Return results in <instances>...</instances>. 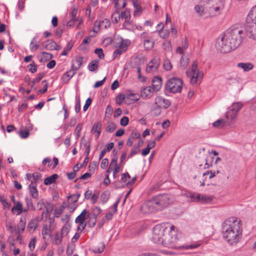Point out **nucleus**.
I'll return each mask as SVG.
<instances>
[{
    "mask_svg": "<svg viewBox=\"0 0 256 256\" xmlns=\"http://www.w3.org/2000/svg\"><path fill=\"white\" fill-rule=\"evenodd\" d=\"M241 221L230 217L222 223V234L224 240L230 244H237L242 237Z\"/></svg>",
    "mask_w": 256,
    "mask_h": 256,
    "instance_id": "obj_2",
    "label": "nucleus"
},
{
    "mask_svg": "<svg viewBox=\"0 0 256 256\" xmlns=\"http://www.w3.org/2000/svg\"><path fill=\"white\" fill-rule=\"evenodd\" d=\"M46 212H43L42 214V218L44 216L46 218H47L49 214L50 213H51L54 209V206L52 204H50V203H47L46 205Z\"/></svg>",
    "mask_w": 256,
    "mask_h": 256,
    "instance_id": "obj_30",
    "label": "nucleus"
},
{
    "mask_svg": "<svg viewBox=\"0 0 256 256\" xmlns=\"http://www.w3.org/2000/svg\"><path fill=\"white\" fill-rule=\"evenodd\" d=\"M248 16L250 22H254L256 24V6L250 10Z\"/></svg>",
    "mask_w": 256,
    "mask_h": 256,
    "instance_id": "obj_25",
    "label": "nucleus"
},
{
    "mask_svg": "<svg viewBox=\"0 0 256 256\" xmlns=\"http://www.w3.org/2000/svg\"><path fill=\"white\" fill-rule=\"evenodd\" d=\"M60 46L57 45L56 42L52 40H48V50H60Z\"/></svg>",
    "mask_w": 256,
    "mask_h": 256,
    "instance_id": "obj_28",
    "label": "nucleus"
},
{
    "mask_svg": "<svg viewBox=\"0 0 256 256\" xmlns=\"http://www.w3.org/2000/svg\"><path fill=\"white\" fill-rule=\"evenodd\" d=\"M190 62V58L188 56L182 55L180 60V66L182 69H184L188 65Z\"/></svg>",
    "mask_w": 256,
    "mask_h": 256,
    "instance_id": "obj_22",
    "label": "nucleus"
},
{
    "mask_svg": "<svg viewBox=\"0 0 256 256\" xmlns=\"http://www.w3.org/2000/svg\"><path fill=\"white\" fill-rule=\"evenodd\" d=\"M32 178L34 180V182H36L39 180H41V178H42V174L38 172H34L32 174Z\"/></svg>",
    "mask_w": 256,
    "mask_h": 256,
    "instance_id": "obj_54",
    "label": "nucleus"
},
{
    "mask_svg": "<svg viewBox=\"0 0 256 256\" xmlns=\"http://www.w3.org/2000/svg\"><path fill=\"white\" fill-rule=\"evenodd\" d=\"M168 231L167 228L164 224H160L153 228L151 240L158 245H162L165 233Z\"/></svg>",
    "mask_w": 256,
    "mask_h": 256,
    "instance_id": "obj_7",
    "label": "nucleus"
},
{
    "mask_svg": "<svg viewBox=\"0 0 256 256\" xmlns=\"http://www.w3.org/2000/svg\"><path fill=\"white\" fill-rule=\"evenodd\" d=\"M29 190L32 198H38V192L36 188V182H31L30 184L29 185Z\"/></svg>",
    "mask_w": 256,
    "mask_h": 256,
    "instance_id": "obj_14",
    "label": "nucleus"
},
{
    "mask_svg": "<svg viewBox=\"0 0 256 256\" xmlns=\"http://www.w3.org/2000/svg\"><path fill=\"white\" fill-rule=\"evenodd\" d=\"M19 134L20 137L23 138H27L30 135V132L28 130H22Z\"/></svg>",
    "mask_w": 256,
    "mask_h": 256,
    "instance_id": "obj_59",
    "label": "nucleus"
},
{
    "mask_svg": "<svg viewBox=\"0 0 256 256\" xmlns=\"http://www.w3.org/2000/svg\"><path fill=\"white\" fill-rule=\"evenodd\" d=\"M224 0H201L199 5L195 6L194 10L200 16L207 13L211 16H216L224 9Z\"/></svg>",
    "mask_w": 256,
    "mask_h": 256,
    "instance_id": "obj_4",
    "label": "nucleus"
},
{
    "mask_svg": "<svg viewBox=\"0 0 256 256\" xmlns=\"http://www.w3.org/2000/svg\"><path fill=\"white\" fill-rule=\"evenodd\" d=\"M116 124L112 122L108 123V126L106 127V131L109 132H113L116 128Z\"/></svg>",
    "mask_w": 256,
    "mask_h": 256,
    "instance_id": "obj_39",
    "label": "nucleus"
},
{
    "mask_svg": "<svg viewBox=\"0 0 256 256\" xmlns=\"http://www.w3.org/2000/svg\"><path fill=\"white\" fill-rule=\"evenodd\" d=\"M96 218L90 216L89 220H88L87 223L89 227L93 228L96 222Z\"/></svg>",
    "mask_w": 256,
    "mask_h": 256,
    "instance_id": "obj_43",
    "label": "nucleus"
},
{
    "mask_svg": "<svg viewBox=\"0 0 256 256\" xmlns=\"http://www.w3.org/2000/svg\"><path fill=\"white\" fill-rule=\"evenodd\" d=\"M150 62L153 66L154 69L157 70L160 64L159 59L156 58H153Z\"/></svg>",
    "mask_w": 256,
    "mask_h": 256,
    "instance_id": "obj_46",
    "label": "nucleus"
},
{
    "mask_svg": "<svg viewBox=\"0 0 256 256\" xmlns=\"http://www.w3.org/2000/svg\"><path fill=\"white\" fill-rule=\"evenodd\" d=\"M127 178H130V176L128 172L124 173L122 174L121 182L125 183L126 182Z\"/></svg>",
    "mask_w": 256,
    "mask_h": 256,
    "instance_id": "obj_61",
    "label": "nucleus"
},
{
    "mask_svg": "<svg viewBox=\"0 0 256 256\" xmlns=\"http://www.w3.org/2000/svg\"><path fill=\"white\" fill-rule=\"evenodd\" d=\"M105 248V244L104 242H100L98 245L96 246L92 250L93 252L96 254L102 253Z\"/></svg>",
    "mask_w": 256,
    "mask_h": 256,
    "instance_id": "obj_31",
    "label": "nucleus"
},
{
    "mask_svg": "<svg viewBox=\"0 0 256 256\" xmlns=\"http://www.w3.org/2000/svg\"><path fill=\"white\" fill-rule=\"evenodd\" d=\"M117 98L118 99V100H117L116 103L118 105H120L122 104V102L126 98V97L124 94H120L117 96Z\"/></svg>",
    "mask_w": 256,
    "mask_h": 256,
    "instance_id": "obj_60",
    "label": "nucleus"
},
{
    "mask_svg": "<svg viewBox=\"0 0 256 256\" xmlns=\"http://www.w3.org/2000/svg\"><path fill=\"white\" fill-rule=\"evenodd\" d=\"M25 202L26 204L28 210H34L36 208L33 204L32 200L26 197L25 198Z\"/></svg>",
    "mask_w": 256,
    "mask_h": 256,
    "instance_id": "obj_36",
    "label": "nucleus"
},
{
    "mask_svg": "<svg viewBox=\"0 0 256 256\" xmlns=\"http://www.w3.org/2000/svg\"><path fill=\"white\" fill-rule=\"evenodd\" d=\"M155 42L151 38L145 39L144 40V46L146 50H150L152 49L154 44Z\"/></svg>",
    "mask_w": 256,
    "mask_h": 256,
    "instance_id": "obj_17",
    "label": "nucleus"
},
{
    "mask_svg": "<svg viewBox=\"0 0 256 256\" xmlns=\"http://www.w3.org/2000/svg\"><path fill=\"white\" fill-rule=\"evenodd\" d=\"M108 164V160L107 158H104L102 160L100 164V167L102 168H105Z\"/></svg>",
    "mask_w": 256,
    "mask_h": 256,
    "instance_id": "obj_62",
    "label": "nucleus"
},
{
    "mask_svg": "<svg viewBox=\"0 0 256 256\" xmlns=\"http://www.w3.org/2000/svg\"><path fill=\"white\" fill-rule=\"evenodd\" d=\"M129 122V118L127 116H124L120 120L121 126H125L128 124Z\"/></svg>",
    "mask_w": 256,
    "mask_h": 256,
    "instance_id": "obj_55",
    "label": "nucleus"
},
{
    "mask_svg": "<svg viewBox=\"0 0 256 256\" xmlns=\"http://www.w3.org/2000/svg\"><path fill=\"white\" fill-rule=\"evenodd\" d=\"M58 178V176L57 174H54L46 178L44 180V183L46 186L51 184L55 182Z\"/></svg>",
    "mask_w": 256,
    "mask_h": 256,
    "instance_id": "obj_19",
    "label": "nucleus"
},
{
    "mask_svg": "<svg viewBox=\"0 0 256 256\" xmlns=\"http://www.w3.org/2000/svg\"><path fill=\"white\" fill-rule=\"evenodd\" d=\"M140 137V134L137 131H134L132 132L130 138L132 139L139 138Z\"/></svg>",
    "mask_w": 256,
    "mask_h": 256,
    "instance_id": "obj_64",
    "label": "nucleus"
},
{
    "mask_svg": "<svg viewBox=\"0 0 256 256\" xmlns=\"http://www.w3.org/2000/svg\"><path fill=\"white\" fill-rule=\"evenodd\" d=\"M98 60L92 61L88 65V69L90 72H94L98 68Z\"/></svg>",
    "mask_w": 256,
    "mask_h": 256,
    "instance_id": "obj_33",
    "label": "nucleus"
},
{
    "mask_svg": "<svg viewBox=\"0 0 256 256\" xmlns=\"http://www.w3.org/2000/svg\"><path fill=\"white\" fill-rule=\"evenodd\" d=\"M16 204L12 207V208L11 210V211L12 213H14V210H18V214H20L21 213H22V203L20 202H18Z\"/></svg>",
    "mask_w": 256,
    "mask_h": 256,
    "instance_id": "obj_34",
    "label": "nucleus"
},
{
    "mask_svg": "<svg viewBox=\"0 0 256 256\" xmlns=\"http://www.w3.org/2000/svg\"><path fill=\"white\" fill-rule=\"evenodd\" d=\"M176 228L172 225L170 226V230L165 233L162 246L170 248L176 249H194L200 246V243H196L188 245L180 244V234L178 233Z\"/></svg>",
    "mask_w": 256,
    "mask_h": 256,
    "instance_id": "obj_3",
    "label": "nucleus"
},
{
    "mask_svg": "<svg viewBox=\"0 0 256 256\" xmlns=\"http://www.w3.org/2000/svg\"><path fill=\"white\" fill-rule=\"evenodd\" d=\"M246 36L242 28L233 26L228 28L216 44L218 50L222 53L229 52L238 48Z\"/></svg>",
    "mask_w": 256,
    "mask_h": 256,
    "instance_id": "obj_1",
    "label": "nucleus"
},
{
    "mask_svg": "<svg viewBox=\"0 0 256 256\" xmlns=\"http://www.w3.org/2000/svg\"><path fill=\"white\" fill-rule=\"evenodd\" d=\"M62 237L60 234L58 232H56L55 234L54 244L56 245H59L62 242Z\"/></svg>",
    "mask_w": 256,
    "mask_h": 256,
    "instance_id": "obj_42",
    "label": "nucleus"
},
{
    "mask_svg": "<svg viewBox=\"0 0 256 256\" xmlns=\"http://www.w3.org/2000/svg\"><path fill=\"white\" fill-rule=\"evenodd\" d=\"M250 21L248 16L246 18V24L244 28V32L249 38L256 40V24L254 22Z\"/></svg>",
    "mask_w": 256,
    "mask_h": 256,
    "instance_id": "obj_10",
    "label": "nucleus"
},
{
    "mask_svg": "<svg viewBox=\"0 0 256 256\" xmlns=\"http://www.w3.org/2000/svg\"><path fill=\"white\" fill-rule=\"evenodd\" d=\"M50 230L48 229L46 224L44 225L42 229V234L44 236H46L49 234Z\"/></svg>",
    "mask_w": 256,
    "mask_h": 256,
    "instance_id": "obj_63",
    "label": "nucleus"
},
{
    "mask_svg": "<svg viewBox=\"0 0 256 256\" xmlns=\"http://www.w3.org/2000/svg\"><path fill=\"white\" fill-rule=\"evenodd\" d=\"M26 226V220L22 219V218L20 219V222L18 226V230L17 233L18 234H20L21 233L23 232Z\"/></svg>",
    "mask_w": 256,
    "mask_h": 256,
    "instance_id": "obj_29",
    "label": "nucleus"
},
{
    "mask_svg": "<svg viewBox=\"0 0 256 256\" xmlns=\"http://www.w3.org/2000/svg\"><path fill=\"white\" fill-rule=\"evenodd\" d=\"M82 59L83 58L81 56H78L76 58L75 60H74V62L76 63V66L74 64H72V68L73 70L76 71L78 70L81 66L82 64Z\"/></svg>",
    "mask_w": 256,
    "mask_h": 256,
    "instance_id": "obj_21",
    "label": "nucleus"
},
{
    "mask_svg": "<svg viewBox=\"0 0 256 256\" xmlns=\"http://www.w3.org/2000/svg\"><path fill=\"white\" fill-rule=\"evenodd\" d=\"M154 92L156 91L152 88L147 86L142 90L141 96L144 98H150L153 96Z\"/></svg>",
    "mask_w": 256,
    "mask_h": 256,
    "instance_id": "obj_12",
    "label": "nucleus"
},
{
    "mask_svg": "<svg viewBox=\"0 0 256 256\" xmlns=\"http://www.w3.org/2000/svg\"><path fill=\"white\" fill-rule=\"evenodd\" d=\"M0 201L2 203L4 208H10V204L7 202L6 198L0 197Z\"/></svg>",
    "mask_w": 256,
    "mask_h": 256,
    "instance_id": "obj_51",
    "label": "nucleus"
},
{
    "mask_svg": "<svg viewBox=\"0 0 256 256\" xmlns=\"http://www.w3.org/2000/svg\"><path fill=\"white\" fill-rule=\"evenodd\" d=\"M92 102V99L90 98H88L85 102V104L83 108L84 111L86 112L88 109V107L91 104V103Z\"/></svg>",
    "mask_w": 256,
    "mask_h": 256,
    "instance_id": "obj_57",
    "label": "nucleus"
},
{
    "mask_svg": "<svg viewBox=\"0 0 256 256\" xmlns=\"http://www.w3.org/2000/svg\"><path fill=\"white\" fill-rule=\"evenodd\" d=\"M170 204V196L166 194H158L147 200L142 206L145 214H150L167 206Z\"/></svg>",
    "mask_w": 256,
    "mask_h": 256,
    "instance_id": "obj_5",
    "label": "nucleus"
},
{
    "mask_svg": "<svg viewBox=\"0 0 256 256\" xmlns=\"http://www.w3.org/2000/svg\"><path fill=\"white\" fill-rule=\"evenodd\" d=\"M100 22L96 20L94 23V26L92 28V32L94 33H97L100 30Z\"/></svg>",
    "mask_w": 256,
    "mask_h": 256,
    "instance_id": "obj_53",
    "label": "nucleus"
},
{
    "mask_svg": "<svg viewBox=\"0 0 256 256\" xmlns=\"http://www.w3.org/2000/svg\"><path fill=\"white\" fill-rule=\"evenodd\" d=\"M162 80L160 77L155 76L152 80V88L156 92L158 91L162 86Z\"/></svg>",
    "mask_w": 256,
    "mask_h": 256,
    "instance_id": "obj_13",
    "label": "nucleus"
},
{
    "mask_svg": "<svg viewBox=\"0 0 256 256\" xmlns=\"http://www.w3.org/2000/svg\"><path fill=\"white\" fill-rule=\"evenodd\" d=\"M155 104L159 105L162 108H168L170 105V102L162 96H157L155 98Z\"/></svg>",
    "mask_w": 256,
    "mask_h": 256,
    "instance_id": "obj_11",
    "label": "nucleus"
},
{
    "mask_svg": "<svg viewBox=\"0 0 256 256\" xmlns=\"http://www.w3.org/2000/svg\"><path fill=\"white\" fill-rule=\"evenodd\" d=\"M38 218L30 220L28 225L27 229L29 232L34 231L38 225Z\"/></svg>",
    "mask_w": 256,
    "mask_h": 256,
    "instance_id": "obj_24",
    "label": "nucleus"
},
{
    "mask_svg": "<svg viewBox=\"0 0 256 256\" xmlns=\"http://www.w3.org/2000/svg\"><path fill=\"white\" fill-rule=\"evenodd\" d=\"M186 75L190 78V83L192 85L199 84L204 78V73L198 70V62L194 61L192 68H188L186 71Z\"/></svg>",
    "mask_w": 256,
    "mask_h": 256,
    "instance_id": "obj_6",
    "label": "nucleus"
},
{
    "mask_svg": "<svg viewBox=\"0 0 256 256\" xmlns=\"http://www.w3.org/2000/svg\"><path fill=\"white\" fill-rule=\"evenodd\" d=\"M110 196V192L108 190L104 191L102 192L100 195V200L103 203L106 202L109 199Z\"/></svg>",
    "mask_w": 256,
    "mask_h": 256,
    "instance_id": "obj_35",
    "label": "nucleus"
},
{
    "mask_svg": "<svg viewBox=\"0 0 256 256\" xmlns=\"http://www.w3.org/2000/svg\"><path fill=\"white\" fill-rule=\"evenodd\" d=\"M242 104L240 102H236L229 108V110L226 114V121L228 123L229 120L231 122L235 119L237 116L238 112L240 111L242 107Z\"/></svg>",
    "mask_w": 256,
    "mask_h": 256,
    "instance_id": "obj_9",
    "label": "nucleus"
},
{
    "mask_svg": "<svg viewBox=\"0 0 256 256\" xmlns=\"http://www.w3.org/2000/svg\"><path fill=\"white\" fill-rule=\"evenodd\" d=\"M36 242V238H34L31 239L29 243V248L31 250H32L35 248Z\"/></svg>",
    "mask_w": 256,
    "mask_h": 256,
    "instance_id": "obj_58",
    "label": "nucleus"
},
{
    "mask_svg": "<svg viewBox=\"0 0 256 256\" xmlns=\"http://www.w3.org/2000/svg\"><path fill=\"white\" fill-rule=\"evenodd\" d=\"M94 52L98 55V57L100 59H102L104 57V54L103 52V50L100 48H97L95 50Z\"/></svg>",
    "mask_w": 256,
    "mask_h": 256,
    "instance_id": "obj_48",
    "label": "nucleus"
},
{
    "mask_svg": "<svg viewBox=\"0 0 256 256\" xmlns=\"http://www.w3.org/2000/svg\"><path fill=\"white\" fill-rule=\"evenodd\" d=\"M42 60L41 61L44 60L45 61H47L50 60L52 58V55L50 53L46 52H42Z\"/></svg>",
    "mask_w": 256,
    "mask_h": 256,
    "instance_id": "obj_47",
    "label": "nucleus"
},
{
    "mask_svg": "<svg viewBox=\"0 0 256 256\" xmlns=\"http://www.w3.org/2000/svg\"><path fill=\"white\" fill-rule=\"evenodd\" d=\"M127 45L125 44L124 46V44L123 41H122L120 45L119 48L116 49L114 52V56L116 57L118 55H120L125 52L126 50V47Z\"/></svg>",
    "mask_w": 256,
    "mask_h": 256,
    "instance_id": "obj_23",
    "label": "nucleus"
},
{
    "mask_svg": "<svg viewBox=\"0 0 256 256\" xmlns=\"http://www.w3.org/2000/svg\"><path fill=\"white\" fill-rule=\"evenodd\" d=\"M237 66L242 68L244 72H248L254 68V64L250 62H240Z\"/></svg>",
    "mask_w": 256,
    "mask_h": 256,
    "instance_id": "obj_15",
    "label": "nucleus"
},
{
    "mask_svg": "<svg viewBox=\"0 0 256 256\" xmlns=\"http://www.w3.org/2000/svg\"><path fill=\"white\" fill-rule=\"evenodd\" d=\"M102 129V124L100 122L94 123L92 129V133H98L100 135Z\"/></svg>",
    "mask_w": 256,
    "mask_h": 256,
    "instance_id": "obj_32",
    "label": "nucleus"
},
{
    "mask_svg": "<svg viewBox=\"0 0 256 256\" xmlns=\"http://www.w3.org/2000/svg\"><path fill=\"white\" fill-rule=\"evenodd\" d=\"M182 79L174 77L168 80L166 84V90L172 93L180 92L182 89Z\"/></svg>",
    "mask_w": 256,
    "mask_h": 256,
    "instance_id": "obj_8",
    "label": "nucleus"
},
{
    "mask_svg": "<svg viewBox=\"0 0 256 256\" xmlns=\"http://www.w3.org/2000/svg\"><path fill=\"white\" fill-rule=\"evenodd\" d=\"M82 130V124H78L74 132V134L76 135V138H78L80 136V133Z\"/></svg>",
    "mask_w": 256,
    "mask_h": 256,
    "instance_id": "obj_45",
    "label": "nucleus"
},
{
    "mask_svg": "<svg viewBox=\"0 0 256 256\" xmlns=\"http://www.w3.org/2000/svg\"><path fill=\"white\" fill-rule=\"evenodd\" d=\"M70 231V229L68 226H64L61 230L60 234L62 235V236H64L67 235Z\"/></svg>",
    "mask_w": 256,
    "mask_h": 256,
    "instance_id": "obj_56",
    "label": "nucleus"
},
{
    "mask_svg": "<svg viewBox=\"0 0 256 256\" xmlns=\"http://www.w3.org/2000/svg\"><path fill=\"white\" fill-rule=\"evenodd\" d=\"M120 20V16L119 14V11H114L112 16V20L113 22L116 24L118 23Z\"/></svg>",
    "mask_w": 256,
    "mask_h": 256,
    "instance_id": "obj_37",
    "label": "nucleus"
},
{
    "mask_svg": "<svg viewBox=\"0 0 256 256\" xmlns=\"http://www.w3.org/2000/svg\"><path fill=\"white\" fill-rule=\"evenodd\" d=\"M163 66L166 70H170L172 68V64L168 59H166L164 61Z\"/></svg>",
    "mask_w": 256,
    "mask_h": 256,
    "instance_id": "obj_41",
    "label": "nucleus"
},
{
    "mask_svg": "<svg viewBox=\"0 0 256 256\" xmlns=\"http://www.w3.org/2000/svg\"><path fill=\"white\" fill-rule=\"evenodd\" d=\"M186 196L191 198L192 201L200 202V194H194L192 192H186Z\"/></svg>",
    "mask_w": 256,
    "mask_h": 256,
    "instance_id": "obj_20",
    "label": "nucleus"
},
{
    "mask_svg": "<svg viewBox=\"0 0 256 256\" xmlns=\"http://www.w3.org/2000/svg\"><path fill=\"white\" fill-rule=\"evenodd\" d=\"M30 66L31 68H29V71L32 73H34L37 71V65L34 61H32V63L28 66V68Z\"/></svg>",
    "mask_w": 256,
    "mask_h": 256,
    "instance_id": "obj_52",
    "label": "nucleus"
},
{
    "mask_svg": "<svg viewBox=\"0 0 256 256\" xmlns=\"http://www.w3.org/2000/svg\"><path fill=\"white\" fill-rule=\"evenodd\" d=\"M226 124L228 125L230 124L226 122L225 119L218 120L212 124L213 126L215 128H222Z\"/></svg>",
    "mask_w": 256,
    "mask_h": 256,
    "instance_id": "obj_27",
    "label": "nucleus"
},
{
    "mask_svg": "<svg viewBox=\"0 0 256 256\" xmlns=\"http://www.w3.org/2000/svg\"><path fill=\"white\" fill-rule=\"evenodd\" d=\"M151 112L154 116H158L161 114L162 108L159 105L154 104L151 108Z\"/></svg>",
    "mask_w": 256,
    "mask_h": 256,
    "instance_id": "obj_26",
    "label": "nucleus"
},
{
    "mask_svg": "<svg viewBox=\"0 0 256 256\" xmlns=\"http://www.w3.org/2000/svg\"><path fill=\"white\" fill-rule=\"evenodd\" d=\"M160 36L162 38H165L170 34V30H165L163 32L162 30L161 31V30H158Z\"/></svg>",
    "mask_w": 256,
    "mask_h": 256,
    "instance_id": "obj_44",
    "label": "nucleus"
},
{
    "mask_svg": "<svg viewBox=\"0 0 256 256\" xmlns=\"http://www.w3.org/2000/svg\"><path fill=\"white\" fill-rule=\"evenodd\" d=\"M123 27L128 30H132L133 28L131 27L130 20H125L124 22L122 24Z\"/></svg>",
    "mask_w": 256,
    "mask_h": 256,
    "instance_id": "obj_49",
    "label": "nucleus"
},
{
    "mask_svg": "<svg viewBox=\"0 0 256 256\" xmlns=\"http://www.w3.org/2000/svg\"><path fill=\"white\" fill-rule=\"evenodd\" d=\"M120 16V18H124V20L130 19V12L128 9H126L124 11L122 12Z\"/></svg>",
    "mask_w": 256,
    "mask_h": 256,
    "instance_id": "obj_38",
    "label": "nucleus"
},
{
    "mask_svg": "<svg viewBox=\"0 0 256 256\" xmlns=\"http://www.w3.org/2000/svg\"><path fill=\"white\" fill-rule=\"evenodd\" d=\"M88 213V212L86 209L84 210L76 218L75 222L80 223V224H84V220L86 219V214Z\"/></svg>",
    "mask_w": 256,
    "mask_h": 256,
    "instance_id": "obj_16",
    "label": "nucleus"
},
{
    "mask_svg": "<svg viewBox=\"0 0 256 256\" xmlns=\"http://www.w3.org/2000/svg\"><path fill=\"white\" fill-rule=\"evenodd\" d=\"M200 198V202L202 203H207L212 200V198L210 196H206L204 194H201Z\"/></svg>",
    "mask_w": 256,
    "mask_h": 256,
    "instance_id": "obj_50",
    "label": "nucleus"
},
{
    "mask_svg": "<svg viewBox=\"0 0 256 256\" xmlns=\"http://www.w3.org/2000/svg\"><path fill=\"white\" fill-rule=\"evenodd\" d=\"M102 210L99 207L95 206L93 208L90 216L97 218L98 216L100 214Z\"/></svg>",
    "mask_w": 256,
    "mask_h": 256,
    "instance_id": "obj_40",
    "label": "nucleus"
},
{
    "mask_svg": "<svg viewBox=\"0 0 256 256\" xmlns=\"http://www.w3.org/2000/svg\"><path fill=\"white\" fill-rule=\"evenodd\" d=\"M75 70H73L72 68L66 72L62 76V81L64 83L67 82L76 74Z\"/></svg>",
    "mask_w": 256,
    "mask_h": 256,
    "instance_id": "obj_18",
    "label": "nucleus"
}]
</instances>
